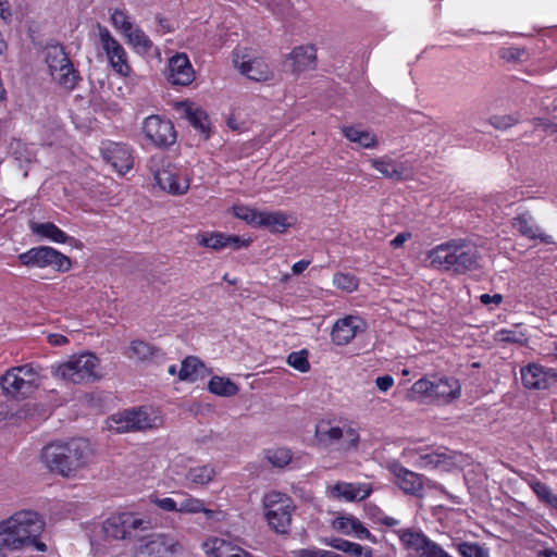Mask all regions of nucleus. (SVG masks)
Segmentation results:
<instances>
[{
    "label": "nucleus",
    "instance_id": "obj_1",
    "mask_svg": "<svg viewBox=\"0 0 557 557\" xmlns=\"http://www.w3.org/2000/svg\"><path fill=\"white\" fill-rule=\"evenodd\" d=\"M46 522L34 510L22 509L0 521V547L10 550H21L34 546L39 552H45L47 546L39 541Z\"/></svg>",
    "mask_w": 557,
    "mask_h": 557
},
{
    "label": "nucleus",
    "instance_id": "obj_2",
    "mask_svg": "<svg viewBox=\"0 0 557 557\" xmlns=\"http://www.w3.org/2000/svg\"><path fill=\"white\" fill-rule=\"evenodd\" d=\"M94 458V449L89 441L73 438L69 442H55L46 445L41 451L44 465L62 476H75L86 468Z\"/></svg>",
    "mask_w": 557,
    "mask_h": 557
},
{
    "label": "nucleus",
    "instance_id": "obj_3",
    "mask_svg": "<svg viewBox=\"0 0 557 557\" xmlns=\"http://www.w3.org/2000/svg\"><path fill=\"white\" fill-rule=\"evenodd\" d=\"M51 372L54 377L75 384L101 377L99 359L91 352L74 355L64 362L52 364Z\"/></svg>",
    "mask_w": 557,
    "mask_h": 557
},
{
    "label": "nucleus",
    "instance_id": "obj_4",
    "mask_svg": "<svg viewBox=\"0 0 557 557\" xmlns=\"http://www.w3.org/2000/svg\"><path fill=\"white\" fill-rule=\"evenodd\" d=\"M147 166L153 175L156 184L168 194L184 195L189 186L188 174L172 164L162 153H156L148 160Z\"/></svg>",
    "mask_w": 557,
    "mask_h": 557
},
{
    "label": "nucleus",
    "instance_id": "obj_5",
    "mask_svg": "<svg viewBox=\"0 0 557 557\" xmlns=\"http://www.w3.org/2000/svg\"><path fill=\"white\" fill-rule=\"evenodd\" d=\"M263 516L268 527L277 534H287L296 509L293 499L284 493L270 491L262 497Z\"/></svg>",
    "mask_w": 557,
    "mask_h": 557
},
{
    "label": "nucleus",
    "instance_id": "obj_6",
    "mask_svg": "<svg viewBox=\"0 0 557 557\" xmlns=\"http://www.w3.org/2000/svg\"><path fill=\"white\" fill-rule=\"evenodd\" d=\"M161 422L154 409L143 407L112 414L106 420V426L115 433H124L157 428Z\"/></svg>",
    "mask_w": 557,
    "mask_h": 557
},
{
    "label": "nucleus",
    "instance_id": "obj_7",
    "mask_svg": "<svg viewBox=\"0 0 557 557\" xmlns=\"http://www.w3.org/2000/svg\"><path fill=\"white\" fill-rule=\"evenodd\" d=\"M152 528L150 518L138 512H119L110 516L102 524V531L107 537L126 540L137 535L140 531Z\"/></svg>",
    "mask_w": 557,
    "mask_h": 557
},
{
    "label": "nucleus",
    "instance_id": "obj_8",
    "mask_svg": "<svg viewBox=\"0 0 557 557\" xmlns=\"http://www.w3.org/2000/svg\"><path fill=\"white\" fill-rule=\"evenodd\" d=\"M40 382L39 371L32 364L9 369L0 376L2 391L12 397H26Z\"/></svg>",
    "mask_w": 557,
    "mask_h": 557
},
{
    "label": "nucleus",
    "instance_id": "obj_9",
    "mask_svg": "<svg viewBox=\"0 0 557 557\" xmlns=\"http://www.w3.org/2000/svg\"><path fill=\"white\" fill-rule=\"evenodd\" d=\"M396 534L408 557H451L419 529H399Z\"/></svg>",
    "mask_w": 557,
    "mask_h": 557
},
{
    "label": "nucleus",
    "instance_id": "obj_10",
    "mask_svg": "<svg viewBox=\"0 0 557 557\" xmlns=\"http://www.w3.org/2000/svg\"><path fill=\"white\" fill-rule=\"evenodd\" d=\"M411 392L416 395L434 398L443 404H449L461 395V385L453 376L420 379L413 383Z\"/></svg>",
    "mask_w": 557,
    "mask_h": 557
},
{
    "label": "nucleus",
    "instance_id": "obj_11",
    "mask_svg": "<svg viewBox=\"0 0 557 557\" xmlns=\"http://www.w3.org/2000/svg\"><path fill=\"white\" fill-rule=\"evenodd\" d=\"M98 45L107 57L112 70L126 77L131 74L132 67L128 63L127 52L124 47L113 37L111 32L100 24L95 27Z\"/></svg>",
    "mask_w": 557,
    "mask_h": 557
},
{
    "label": "nucleus",
    "instance_id": "obj_12",
    "mask_svg": "<svg viewBox=\"0 0 557 557\" xmlns=\"http://www.w3.org/2000/svg\"><path fill=\"white\" fill-rule=\"evenodd\" d=\"M315 438L324 447L337 445L350 449L359 442V434L350 426L342 428L331 420H320L315 425Z\"/></svg>",
    "mask_w": 557,
    "mask_h": 557
},
{
    "label": "nucleus",
    "instance_id": "obj_13",
    "mask_svg": "<svg viewBox=\"0 0 557 557\" xmlns=\"http://www.w3.org/2000/svg\"><path fill=\"white\" fill-rule=\"evenodd\" d=\"M23 265L30 268H52L55 271L66 272L71 269V260L52 247L39 246L18 255Z\"/></svg>",
    "mask_w": 557,
    "mask_h": 557
},
{
    "label": "nucleus",
    "instance_id": "obj_14",
    "mask_svg": "<svg viewBox=\"0 0 557 557\" xmlns=\"http://www.w3.org/2000/svg\"><path fill=\"white\" fill-rule=\"evenodd\" d=\"M146 140L156 147L163 148L173 145L176 140V133L170 120L160 115L146 117L141 126Z\"/></svg>",
    "mask_w": 557,
    "mask_h": 557
},
{
    "label": "nucleus",
    "instance_id": "obj_15",
    "mask_svg": "<svg viewBox=\"0 0 557 557\" xmlns=\"http://www.w3.org/2000/svg\"><path fill=\"white\" fill-rule=\"evenodd\" d=\"M101 152L106 162L120 175L125 174L133 168V151L125 144L106 143L101 148Z\"/></svg>",
    "mask_w": 557,
    "mask_h": 557
},
{
    "label": "nucleus",
    "instance_id": "obj_16",
    "mask_svg": "<svg viewBox=\"0 0 557 557\" xmlns=\"http://www.w3.org/2000/svg\"><path fill=\"white\" fill-rule=\"evenodd\" d=\"M166 79L170 84L176 86H187L195 79V71L185 53H176L169 59Z\"/></svg>",
    "mask_w": 557,
    "mask_h": 557
},
{
    "label": "nucleus",
    "instance_id": "obj_17",
    "mask_svg": "<svg viewBox=\"0 0 557 557\" xmlns=\"http://www.w3.org/2000/svg\"><path fill=\"white\" fill-rule=\"evenodd\" d=\"M453 252L454 272L466 273L479 265L481 256L475 245L466 240L454 239Z\"/></svg>",
    "mask_w": 557,
    "mask_h": 557
},
{
    "label": "nucleus",
    "instance_id": "obj_18",
    "mask_svg": "<svg viewBox=\"0 0 557 557\" xmlns=\"http://www.w3.org/2000/svg\"><path fill=\"white\" fill-rule=\"evenodd\" d=\"M367 324L359 315H346L337 320L332 330V341L336 345L350 343L358 333L366 330Z\"/></svg>",
    "mask_w": 557,
    "mask_h": 557
},
{
    "label": "nucleus",
    "instance_id": "obj_19",
    "mask_svg": "<svg viewBox=\"0 0 557 557\" xmlns=\"http://www.w3.org/2000/svg\"><path fill=\"white\" fill-rule=\"evenodd\" d=\"M234 64L243 75L251 81L263 82L272 76L268 64L262 59L250 58L239 51L234 54Z\"/></svg>",
    "mask_w": 557,
    "mask_h": 557
},
{
    "label": "nucleus",
    "instance_id": "obj_20",
    "mask_svg": "<svg viewBox=\"0 0 557 557\" xmlns=\"http://www.w3.org/2000/svg\"><path fill=\"white\" fill-rule=\"evenodd\" d=\"M198 245L213 250H221L225 247L238 249L248 245L246 239L235 235H225L220 232H203L196 235Z\"/></svg>",
    "mask_w": 557,
    "mask_h": 557
},
{
    "label": "nucleus",
    "instance_id": "obj_21",
    "mask_svg": "<svg viewBox=\"0 0 557 557\" xmlns=\"http://www.w3.org/2000/svg\"><path fill=\"white\" fill-rule=\"evenodd\" d=\"M391 470L395 476V483L406 494L421 497L423 495V478L399 465H394Z\"/></svg>",
    "mask_w": 557,
    "mask_h": 557
},
{
    "label": "nucleus",
    "instance_id": "obj_22",
    "mask_svg": "<svg viewBox=\"0 0 557 557\" xmlns=\"http://www.w3.org/2000/svg\"><path fill=\"white\" fill-rule=\"evenodd\" d=\"M295 216L284 211H259L256 227H262L271 233H284L294 225Z\"/></svg>",
    "mask_w": 557,
    "mask_h": 557
},
{
    "label": "nucleus",
    "instance_id": "obj_23",
    "mask_svg": "<svg viewBox=\"0 0 557 557\" xmlns=\"http://www.w3.org/2000/svg\"><path fill=\"white\" fill-rule=\"evenodd\" d=\"M369 162L371 166L385 178L393 181H405L409 177L406 164L393 159L389 156L371 158Z\"/></svg>",
    "mask_w": 557,
    "mask_h": 557
},
{
    "label": "nucleus",
    "instance_id": "obj_24",
    "mask_svg": "<svg viewBox=\"0 0 557 557\" xmlns=\"http://www.w3.org/2000/svg\"><path fill=\"white\" fill-rule=\"evenodd\" d=\"M513 230H516L521 236L529 239H541L543 243L553 244V237L542 232L540 226L535 223L533 216L528 212L523 211L518 213L511 221Z\"/></svg>",
    "mask_w": 557,
    "mask_h": 557
},
{
    "label": "nucleus",
    "instance_id": "obj_25",
    "mask_svg": "<svg viewBox=\"0 0 557 557\" xmlns=\"http://www.w3.org/2000/svg\"><path fill=\"white\" fill-rule=\"evenodd\" d=\"M371 494V487L367 483L337 482L330 487V495L335 499L346 502L363 500Z\"/></svg>",
    "mask_w": 557,
    "mask_h": 557
},
{
    "label": "nucleus",
    "instance_id": "obj_26",
    "mask_svg": "<svg viewBox=\"0 0 557 557\" xmlns=\"http://www.w3.org/2000/svg\"><path fill=\"white\" fill-rule=\"evenodd\" d=\"M333 528L345 535H354L359 540H368L375 544L376 537L356 517L341 516L333 521Z\"/></svg>",
    "mask_w": 557,
    "mask_h": 557
},
{
    "label": "nucleus",
    "instance_id": "obj_27",
    "mask_svg": "<svg viewBox=\"0 0 557 557\" xmlns=\"http://www.w3.org/2000/svg\"><path fill=\"white\" fill-rule=\"evenodd\" d=\"M521 381L529 389H545L549 386L553 375L537 363H530L521 369Z\"/></svg>",
    "mask_w": 557,
    "mask_h": 557
},
{
    "label": "nucleus",
    "instance_id": "obj_28",
    "mask_svg": "<svg viewBox=\"0 0 557 557\" xmlns=\"http://www.w3.org/2000/svg\"><path fill=\"white\" fill-rule=\"evenodd\" d=\"M202 547L208 557H250L244 549L222 537H209Z\"/></svg>",
    "mask_w": 557,
    "mask_h": 557
},
{
    "label": "nucleus",
    "instance_id": "obj_29",
    "mask_svg": "<svg viewBox=\"0 0 557 557\" xmlns=\"http://www.w3.org/2000/svg\"><path fill=\"white\" fill-rule=\"evenodd\" d=\"M178 499L180 515L203 513L207 519H214L216 511L206 507L205 502L187 492L178 491L175 493Z\"/></svg>",
    "mask_w": 557,
    "mask_h": 557
},
{
    "label": "nucleus",
    "instance_id": "obj_30",
    "mask_svg": "<svg viewBox=\"0 0 557 557\" xmlns=\"http://www.w3.org/2000/svg\"><path fill=\"white\" fill-rule=\"evenodd\" d=\"M454 239L437 245L428 253L430 265L434 269L454 272Z\"/></svg>",
    "mask_w": 557,
    "mask_h": 557
},
{
    "label": "nucleus",
    "instance_id": "obj_31",
    "mask_svg": "<svg viewBox=\"0 0 557 557\" xmlns=\"http://www.w3.org/2000/svg\"><path fill=\"white\" fill-rule=\"evenodd\" d=\"M317 59L315 48L311 45L295 48L289 57V66L293 72L300 73L314 67Z\"/></svg>",
    "mask_w": 557,
    "mask_h": 557
},
{
    "label": "nucleus",
    "instance_id": "obj_32",
    "mask_svg": "<svg viewBox=\"0 0 557 557\" xmlns=\"http://www.w3.org/2000/svg\"><path fill=\"white\" fill-rule=\"evenodd\" d=\"M453 456L445 449L433 450L424 455H420L418 465L421 468L448 470L454 465Z\"/></svg>",
    "mask_w": 557,
    "mask_h": 557
},
{
    "label": "nucleus",
    "instance_id": "obj_33",
    "mask_svg": "<svg viewBox=\"0 0 557 557\" xmlns=\"http://www.w3.org/2000/svg\"><path fill=\"white\" fill-rule=\"evenodd\" d=\"M159 349L143 341H133L124 355L135 362H148L157 357Z\"/></svg>",
    "mask_w": 557,
    "mask_h": 557
},
{
    "label": "nucleus",
    "instance_id": "obj_34",
    "mask_svg": "<svg viewBox=\"0 0 557 557\" xmlns=\"http://www.w3.org/2000/svg\"><path fill=\"white\" fill-rule=\"evenodd\" d=\"M343 134L351 143L358 144L360 147L366 149L376 148L379 145L376 136L361 127L348 126L343 128Z\"/></svg>",
    "mask_w": 557,
    "mask_h": 557
},
{
    "label": "nucleus",
    "instance_id": "obj_35",
    "mask_svg": "<svg viewBox=\"0 0 557 557\" xmlns=\"http://www.w3.org/2000/svg\"><path fill=\"white\" fill-rule=\"evenodd\" d=\"M215 468L212 465L195 466L188 469L185 474L186 481L191 486H205L213 481Z\"/></svg>",
    "mask_w": 557,
    "mask_h": 557
},
{
    "label": "nucleus",
    "instance_id": "obj_36",
    "mask_svg": "<svg viewBox=\"0 0 557 557\" xmlns=\"http://www.w3.org/2000/svg\"><path fill=\"white\" fill-rule=\"evenodd\" d=\"M205 372V364L198 358L190 356L182 361L178 377L181 381L195 382L202 377Z\"/></svg>",
    "mask_w": 557,
    "mask_h": 557
},
{
    "label": "nucleus",
    "instance_id": "obj_37",
    "mask_svg": "<svg viewBox=\"0 0 557 557\" xmlns=\"http://www.w3.org/2000/svg\"><path fill=\"white\" fill-rule=\"evenodd\" d=\"M126 42L138 54H146L152 48V41L138 26H134L124 35Z\"/></svg>",
    "mask_w": 557,
    "mask_h": 557
},
{
    "label": "nucleus",
    "instance_id": "obj_38",
    "mask_svg": "<svg viewBox=\"0 0 557 557\" xmlns=\"http://www.w3.org/2000/svg\"><path fill=\"white\" fill-rule=\"evenodd\" d=\"M30 230L34 234L48 238L54 243L62 244L69 239V236L57 225L50 222L30 223Z\"/></svg>",
    "mask_w": 557,
    "mask_h": 557
},
{
    "label": "nucleus",
    "instance_id": "obj_39",
    "mask_svg": "<svg viewBox=\"0 0 557 557\" xmlns=\"http://www.w3.org/2000/svg\"><path fill=\"white\" fill-rule=\"evenodd\" d=\"M46 62L50 75H55V71L62 70L63 66L71 63L61 46L54 45L46 49Z\"/></svg>",
    "mask_w": 557,
    "mask_h": 557
},
{
    "label": "nucleus",
    "instance_id": "obj_40",
    "mask_svg": "<svg viewBox=\"0 0 557 557\" xmlns=\"http://www.w3.org/2000/svg\"><path fill=\"white\" fill-rule=\"evenodd\" d=\"M529 486L537 496L540 502L545 504L547 507L557 510V495L552 492L547 484L536 479H532L529 481Z\"/></svg>",
    "mask_w": 557,
    "mask_h": 557
},
{
    "label": "nucleus",
    "instance_id": "obj_41",
    "mask_svg": "<svg viewBox=\"0 0 557 557\" xmlns=\"http://www.w3.org/2000/svg\"><path fill=\"white\" fill-rule=\"evenodd\" d=\"M185 113L189 123L200 132L205 137H208L209 121L205 111L191 104H185Z\"/></svg>",
    "mask_w": 557,
    "mask_h": 557
},
{
    "label": "nucleus",
    "instance_id": "obj_42",
    "mask_svg": "<svg viewBox=\"0 0 557 557\" xmlns=\"http://www.w3.org/2000/svg\"><path fill=\"white\" fill-rule=\"evenodd\" d=\"M208 388L212 394L223 397L234 396L238 392V387L234 382L222 376H212L208 383Z\"/></svg>",
    "mask_w": 557,
    "mask_h": 557
},
{
    "label": "nucleus",
    "instance_id": "obj_43",
    "mask_svg": "<svg viewBox=\"0 0 557 557\" xmlns=\"http://www.w3.org/2000/svg\"><path fill=\"white\" fill-rule=\"evenodd\" d=\"M51 76L61 87L67 90H72L76 86L78 79L72 63L63 66L60 71H55V75Z\"/></svg>",
    "mask_w": 557,
    "mask_h": 557
},
{
    "label": "nucleus",
    "instance_id": "obj_44",
    "mask_svg": "<svg viewBox=\"0 0 557 557\" xmlns=\"http://www.w3.org/2000/svg\"><path fill=\"white\" fill-rule=\"evenodd\" d=\"M265 459L276 468L287 466L292 460V454L287 448H271L265 451Z\"/></svg>",
    "mask_w": 557,
    "mask_h": 557
},
{
    "label": "nucleus",
    "instance_id": "obj_45",
    "mask_svg": "<svg viewBox=\"0 0 557 557\" xmlns=\"http://www.w3.org/2000/svg\"><path fill=\"white\" fill-rule=\"evenodd\" d=\"M358 280L349 273L338 272L333 276V285L346 293H352L358 288Z\"/></svg>",
    "mask_w": 557,
    "mask_h": 557
},
{
    "label": "nucleus",
    "instance_id": "obj_46",
    "mask_svg": "<svg viewBox=\"0 0 557 557\" xmlns=\"http://www.w3.org/2000/svg\"><path fill=\"white\" fill-rule=\"evenodd\" d=\"M110 20L112 25L120 30L123 36L135 26L131 17L123 10H113Z\"/></svg>",
    "mask_w": 557,
    "mask_h": 557
},
{
    "label": "nucleus",
    "instance_id": "obj_47",
    "mask_svg": "<svg viewBox=\"0 0 557 557\" xmlns=\"http://www.w3.org/2000/svg\"><path fill=\"white\" fill-rule=\"evenodd\" d=\"M232 212L237 219L245 221L249 225L256 226L259 210L244 205H234L232 207Z\"/></svg>",
    "mask_w": 557,
    "mask_h": 557
},
{
    "label": "nucleus",
    "instance_id": "obj_48",
    "mask_svg": "<svg viewBox=\"0 0 557 557\" xmlns=\"http://www.w3.org/2000/svg\"><path fill=\"white\" fill-rule=\"evenodd\" d=\"M149 500L164 512L178 513V500L172 497L151 494L149 496Z\"/></svg>",
    "mask_w": 557,
    "mask_h": 557
},
{
    "label": "nucleus",
    "instance_id": "obj_49",
    "mask_svg": "<svg viewBox=\"0 0 557 557\" xmlns=\"http://www.w3.org/2000/svg\"><path fill=\"white\" fill-rule=\"evenodd\" d=\"M524 339V334L517 329H504L496 332L494 335V342L496 343L522 344Z\"/></svg>",
    "mask_w": 557,
    "mask_h": 557
},
{
    "label": "nucleus",
    "instance_id": "obj_50",
    "mask_svg": "<svg viewBox=\"0 0 557 557\" xmlns=\"http://www.w3.org/2000/svg\"><path fill=\"white\" fill-rule=\"evenodd\" d=\"M287 363L300 372H307L310 368L305 350L292 352L287 358Z\"/></svg>",
    "mask_w": 557,
    "mask_h": 557
},
{
    "label": "nucleus",
    "instance_id": "obj_51",
    "mask_svg": "<svg viewBox=\"0 0 557 557\" xmlns=\"http://www.w3.org/2000/svg\"><path fill=\"white\" fill-rule=\"evenodd\" d=\"M527 51L518 47H509L500 50L502 59L508 62H521L527 58Z\"/></svg>",
    "mask_w": 557,
    "mask_h": 557
},
{
    "label": "nucleus",
    "instance_id": "obj_52",
    "mask_svg": "<svg viewBox=\"0 0 557 557\" xmlns=\"http://www.w3.org/2000/svg\"><path fill=\"white\" fill-rule=\"evenodd\" d=\"M458 550L462 557H484V550L475 543L465 542L458 545Z\"/></svg>",
    "mask_w": 557,
    "mask_h": 557
},
{
    "label": "nucleus",
    "instance_id": "obj_53",
    "mask_svg": "<svg viewBox=\"0 0 557 557\" xmlns=\"http://www.w3.org/2000/svg\"><path fill=\"white\" fill-rule=\"evenodd\" d=\"M344 553L351 557H373V549L371 547L362 546L354 542H349Z\"/></svg>",
    "mask_w": 557,
    "mask_h": 557
},
{
    "label": "nucleus",
    "instance_id": "obj_54",
    "mask_svg": "<svg viewBox=\"0 0 557 557\" xmlns=\"http://www.w3.org/2000/svg\"><path fill=\"white\" fill-rule=\"evenodd\" d=\"M490 123L498 129H506L510 126H512L516 123V120L512 116L504 115V116H493L492 120H490Z\"/></svg>",
    "mask_w": 557,
    "mask_h": 557
},
{
    "label": "nucleus",
    "instance_id": "obj_55",
    "mask_svg": "<svg viewBox=\"0 0 557 557\" xmlns=\"http://www.w3.org/2000/svg\"><path fill=\"white\" fill-rule=\"evenodd\" d=\"M296 557H330L331 552L319 548H304L295 552Z\"/></svg>",
    "mask_w": 557,
    "mask_h": 557
},
{
    "label": "nucleus",
    "instance_id": "obj_56",
    "mask_svg": "<svg viewBox=\"0 0 557 557\" xmlns=\"http://www.w3.org/2000/svg\"><path fill=\"white\" fill-rule=\"evenodd\" d=\"M395 381L394 377L389 374L377 376L375 379V385L379 388L380 392L386 393L392 386L394 385Z\"/></svg>",
    "mask_w": 557,
    "mask_h": 557
},
{
    "label": "nucleus",
    "instance_id": "obj_57",
    "mask_svg": "<svg viewBox=\"0 0 557 557\" xmlns=\"http://www.w3.org/2000/svg\"><path fill=\"white\" fill-rule=\"evenodd\" d=\"M542 354L547 357L557 358V336L545 342L542 346Z\"/></svg>",
    "mask_w": 557,
    "mask_h": 557
},
{
    "label": "nucleus",
    "instance_id": "obj_58",
    "mask_svg": "<svg viewBox=\"0 0 557 557\" xmlns=\"http://www.w3.org/2000/svg\"><path fill=\"white\" fill-rule=\"evenodd\" d=\"M146 548L149 554H151L153 552H157L158 554H160L161 548L166 550L164 540L161 536H157V537H153L152 540H150L148 542V544L146 545Z\"/></svg>",
    "mask_w": 557,
    "mask_h": 557
},
{
    "label": "nucleus",
    "instance_id": "obj_59",
    "mask_svg": "<svg viewBox=\"0 0 557 557\" xmlns=\"http://www.w3.org/2000/svg\"><path fill=\"white\" fill-rule=\"evenodd\" d=\"M376 522L383 523L391 528L399 524L398 519L386 516L382 510H377Z\"/></svg>",
    "mask_w": 557,
    "mask_h": 557
},
{
    "label": "nucleus",
    "instance_id": "obj_60",
    "mask_svg": "<svg viewBox=\"0 0 557 557\" xmlns=\"http://www.w3.org/2000/svg\"><path fill=\"white\" fill-rule=\"evenodd\" d=\"M47 341L52 346H63L69 343V339L64 335L57 333H49L47 335Z\"/></svg>",
    "mask_w": 557,
    "mask_h": 557
},
{
    "label": "nucleus",
    "instance_id": "obj_61",
    "mask_svg": "<svg viewBox=\"0 0 557 557\" xmlns=\"http://www.w3.org/2000/svg\"><path fill=\"white\" fill-rule=\"evenodd\" d=\"M325 543H326V545L344 553L346 547L349 544V541L335 537V539H331V540L326 541Z\"/></svg>",
    "mask_w": 557,
    "mask_h": 557
},
{
    "label": "nucleus",
    "instance_id": "obj_62",
    "mask_svg": "<svg viewBox=\"0 0 557 557\" xmlns=\"http://www.w3.org/2000/svg\"><path fill=\"white\" fill-rule=\"evenodd\" d=\"M411 238V234L410 233H399L397 234L394 239H392L391 242V245L394 247V248H399L401 247L408 239Z\"/></svg>",
    "mask_w": 557,
    "mask_h": 557
},
{
    "label": "nucleus",
    "instance_id": "obj_63",
    "mask_svg": "<svg viewBox=\"0 0 557 557\" xmlns=\"http://www.w3.org/2000/svg\"><path fill=\"white\" fill-rule=\"evenodd\" d=\"M534 123H535L536 127H542L545 132H549V133H555L556 132L555 124L548 122L545 119H540V117L535 119Z\"/></svg>",
    "mask_w": 557,
    "mask_h": 557
},
{
    "label": "nucleus",
    "instance_id": "obj_64",
    "mask_svg": "<svg viewBox=\"0 0 557 557\" xmlns=\"http://www.w3.org/2000/svg\"><path fill=\"white\" fill-rule=\"evenodd\" d=\"M0 17L5 22H8L11 17L8 0H0Z\"/></svg>",
    "mask_w": 557,
    "mask_h": 557
}]
</instances>
